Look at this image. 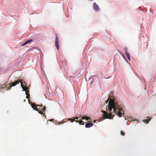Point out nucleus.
Returning a JSON list of instances; mask_svg holds the SVG:
<instances>
[{
    "label": "nucleus",
    "mask_w": 156,
    "mask_h": 156,
    "mask_svg": "<svg viewBox=\"0 0 156 156\" xmlns=\"http://www.w3.org/2000/svg\"><path fill=\"white\" fill-rule=\"evenodd\" d=\"M107 112L102 111L103 113V117L100 118L99 121H102L105 119H112L114 115L112 113H115L119 117H121L123 113V111L122 108L119 106L118 102L115 99H111L109 100L108 108L106 107Z\"/></svg>",
    "instance_id": "1"
},
{
    "label": "nucleus",
    "mask_w": 156,
    "mask_h": 156,
    "mask_svg": "<svg viewBox=\"0 0 156 156\" xmlns=\"http://www.w3.org/2000/svg\"><path fill=\"white\" fill-rule=\"evenodd\" d=\"M29 103L31 105L32 107L33 108L34 110H35L36 111H37L38 112L41 114L44 115V113H43V112H44L46 109V106H44L43 107V105L42 104H41L40 105H36L35 103H30L29 100H28Z\"/></svg>",
    "instance_id": "2"
},
{
    "label": "nucleus",
    "mask_w": 156,
    "mask_h": 156,
    "mask_svg": "<svg viewBox=\"0 0 156 156\" xmlns=\"http://www.w3.org/2000/svg\"><path fill=\"white\" fill-rule=\"evenodd\" d=\"M12 86L11 83H6L2 85L0 84V89H5L6 90L10 89Z\"/></svg>",
    "instance_id": "3"
},
{
    "label": "nucleus",
    "mask_w": 156,
    "mask_h": 156,
    "mask_svg": "<svg viewBox=\"0 0 156 156\" xmlns=\"http://www.w3.org/2000/svg\"><path fill=\"white\" fill-rule=\"evenodd\" d=\"M21 85L22 89H23V90L26 92V94L27 95L26 98L27 99H29L30 97V95L29 93V91L28 90V87L26 86H23L22 82L21 83Z\"/></svg>",
    "instance_id": "4"
},
{
    "label": "nucleus",
    "mask_w": 156,
    "mask_h": 156,
    "mask_svg": "<svg viewBox=\"0 0 156 156\" xmlns=\"http://www.w3.org/2000/svg\"><path fill=\"white\" fill-rule=\"evenodd\" d=\"M55 45L57 49L58 50L59 49V46L58 45V38L56 35V38L55 40Z\"/></svg>",
    "instance_id": "5"
},
{
    "label": "nucleus",
    "mask_w": 156,
    "mask_h": 156,
    "mask_svg": "<svg viewBox=\"0 0 156 156\" xmlns=\"http://www.w3.org/2000/svg\"><path fill=\"white\" fill-rule=\"evenodd\" d=\"M94 9L96 11H98L100 9L99 7L96 4V3L94 2V3L93 5Z\"/></svg>",
    "instance_id": "6"
},
{
    "label": "nucleus",
    "mask_w": 156,
    "mask_h": 156,
    "mask_svg": "<svg viewBox=\"0 0 156 156\" xmlns=\"http://www.w3.org/2000/svg\"><path fill=\"white\" fill-rule=\"evenodd\" d=\"M21 82H20V80H18L14 82L11 83V84L12 86H15L17 84H19L20 82L21 83Z\"/></svg>",
    "instance_id": "7"
},
{
    "label": "nucleus",
    "mask_w": 156,
    "mask_h": 156,
    "mask_svg": "<svg viewBox=\"0 0 156 156\" xmlns=\"http://www.w3.org/2000/svg\"><path fill=\"white\" fill-rule=\"evenodd\" d=\"M33 40L32 39H30V40H29L27 41H26L24 43H22V46H24V45H26V44L29 43L30 42H31L33 41Z\"/></svg>",
    "instance_id": "8"
},
{
    "label": "nucleus",
    "mask_w": 156,
    "mask_h": 156,
    "mask_svg": "<svg viewBox=\"0 0 156 156\" xmlns=\"http://www.w3.org/2000/svg\"><path fill=\"white\" fill-rule=\"evenodd\" d=\"M93 125V124L92 123H86L85 125V127L89 128L92 126Z\"/></svg>",
    "instance_id": "9"
},
{
    "label": "nucleus",
    "mask_w": 156,
    "mask_h": 156,
    "mask_svg": "<svg viewBox=\"0 0 156 156\" xmlns=\"http://www.w3.org/2000/svg\"><path fill=\"white\" fill-rule=\"evenodd\" d=\"M147 118H148V119L143 120V121L146 123H148L149 121L151 119V118H149V117H148Z\"/></svg>",
    "instance_id": "10"
},
{
    "label": "nucleus",
    "mask_w": 156,
    "mask_h": 156,
    "mask_svg": "<svg viewBox=\"0 0 156 156\" xmlns=\"http://www.w3.org/2000/svg\"><path fill=\"white\" fill-rule=\"evenodd\" d=\"M125 54H126V55L128 59L129 60H130V56H129V53L128 52H126V53H125Z\"/></svg>",
    "instance_id": "11"
},
{
    "label": "nucleus",
    "mask_w": 156,
    "mask_h": 156,
    "mask_svg": "<svg viewBox=\"0 0 156 156\" xmlns=\"http://www.w3.org/2000/svg\"><path fill=\"white\" fill-rule=\"evenodd\" d=\"M78 122L80 125H83L84 124V122L82 120L79 121H78Z\"/></svg>",
    "instance_id": "12"
},
{
    "label": "nucleus",
    "mask_w": 156,
    "mask_h": 156,
    "mask_svg": "<svg viewBox=\"0 0 156 156\" xmlns=\"http://www.w3.org/2000/svg\"><path fill=\"white\" fill-rule=\"evenodd\" d=\"M68 120L70 121L71 122H73L74 121H75L74 119H69ZM76 122H78V120H75Z\"/></svg>",
    "instance_id": "13"
},
{
    "label": "nucleus",
    "mask_w": 156,
    "mask_h": 156,
    "mask_svg": "<svg viewBox=\"0 0 156 156\" xmlns=\"http://www.w3.org/2000/svg\"><path fill=\"white\" fill-rule=\"evenodd\" d=\"M122 136H124L125 133L122 131H121L120 132Z\"/></svg>",
    "instance_id": "14"
},
{
    "label": "nucleus",
    "mask_w": 156,
    "mask_h": 156,
    "mask_svg": "<svg viewBox=\"0 0 156 156\" xmlns=\"http://www.w3.org/2000/svg\"><path fill=\"white\" fill-rule=\"evenodd\" d=\"M124 50L125 51V53H126V52H128L127 51V49L126 48H124Z\"/></svg>",
    "instance_id": "15"
},
{
    "label": "nucleus",
    "mask_w": 156,
    "mask_h": 156,
    "mask_svg": "<svg viewBox=\"0 0 156 156\" xmlns=\"http://www.w3.org/2000/svg\"><path fill=\"white\" fill-rule=\"evenodd\" d=\"M90 119V117H87L86 116V120H89Z\"/></svg>",
    "instance_id": "16"
},
{
    "label": "nucleus",
    "mask_w": 156,
    "mask_h": 156,
    "mask_svg": "<svg viewBox=\"0 0 156 156\" xmlns=\"http://www.w3.org/2000/svg\"><path fill=\"white\" fill-rule=\"evenodd\" d=\"M86 116H83L82 117V119H86Z\"/></svg>",
    "instance_id": "17"
},
{
    "label": "nucleus",
    "mask_w": 156,
    "mask_h": 156,
    "mask_svg": "<svg viewBox=\"0 0 156 156\" xmlns=\"http://www.w3.org/2000/svg\"><path fill=\"white\" fill-rule=\"evenodd\" d=\"M109 100V98H108V100H106L105 101V102H106V103H107L108 101Z\"/></svg>",
    "instance_id": "18"
},
{
    "label": "nucleus",
    "mask_w": 156,
    "mask_h": 156,
    "mask_svg": "<svg viewBox=\"0 0 156 156\" xmlns=\"http://www.w3.org/2000/svg\"><path fill=\"white\" fill-rule=\"evenodd\" d=\"M66 121H63V122H60V124L63 123H64V122H66Z\"/></svg>",
    "instance_id": "19"
},
{
    "label": "nucleus",
    "mask_w": 156,
    "mask_h": 156,
    "mask_svg": "<svg viewBox=\"0 0 156 156\" xmlns=\"http://www.w3.org/2000/svg\"><path fill=\"white\" fill-rule=\"evenodd\" d=\"M78 117H76L74 118V119H78Z\"/></svg>",
    "instance_id": "20"
},
{
    "label": "nucleus",
    "mask_w": 156,
    "mask_h": 156,
    "mask_svg": "<svg viewBox=\"0 0 156 156\" xmlns=\"http://www.w3.org/2000/svg\"><path fill=\"white\" fill-rule=\"evenodd\" d=\"M95 120H94V122H95Z\"/></svg>",
    "instance_id": "21"
},
{
    "label": "nucleus",
    "mask_w": 156,
    "mask_h": 156,
    "mask_svg": "<svg viewBox=\"0 0 156 156\" xmlns=\"http://www.w3.org/2000/svg\"><path fill=\"white\" fill-rule=\"evenodd\" d=\"M91 1H93V0H90Z\"/></svg>",
    "instance_id": "22"
}]
</instances>
